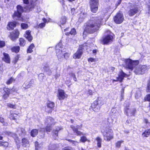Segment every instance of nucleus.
Instances as JSON below:
<instances>
[{"instance_id": "1", "label": "nucleus", "mask_w": 150, "mask_h": 150, "mask_svg": "<svg viewBox=\"0 0 150 150\" xmlns=\"http://www.w3.org/2000/svg\"><path fill=\"white\" fill-rule=\"evenodd\" d=\"M125 67L126 69L133 71L134 73L138 75H142L144 74L145 71H147L150 67L149 66L139 65L138 60L133 61L130 59H126L125 61Z\"/></svg>"}, {"instance_id": "2", "label": "nucleus", "mask_w": 150, "mask_h": 150, "mask_svg": "<svg viewBox=\"0 0 150 150\" xmlns=\"http://www.w3.org/2000/svg\"><path fill=\"white\" fill-rule=\"evenodd\" d=\"M103 18L92 17L88 22L85 31L89 33H93L98 30L102 24Z\"/></svg>"}, {"instance_id": "3", "label": "nucleus", "mask_w": 150, "mask_h": 150, "mask_svg": "<svg viewBox=\"0 0 150 150\" xmlns=\"http://www.w3.org/2000/svg\"><path fill=\"white\" fill-rule=\"evenodd\" d=\"M66 49L63 47L61 42L59 43L56 46V52L58 60H62L63 58V53L65 52Z\"/></svg>"}, {"instance_id": "4", "label": "nucleus", "mask_w": 150, "mask_h": 150, "mask_svg": "<svg viewBox=\"0 0 150 150\" xmlns=\"http://www.w3.org/2000/svg\"><path fill=\"white\" fill-rule=\"evenodd\" d=\"M101 132L103 134L105 140L109 141L113 138L112 131L110 128L104 127L103 129H101Z\"/></svg>"}, {"instance_id": "5", "label": "nucleus", "mask_w": 150, "mask_h": 150, "mask_svg": "<svg viewBox=\"0 0 150 150\" xmlns=\"http://www.w3.org/2000/svg\"><path fill=\"white\" fill-rule=\"evenodd\" d=\"M54 119L50 117H48L46 119L45 123L47 124L46 128H42L40 129V132H50L51 130V127L50 126L54 124Z\"/></svg>"}, {"instance_id": "6", "label": "nucleus", "mask_w": 150, "mask_h": 150, "mask_svg": "<svg viewBox=\"0 0 150 150\" xmlns=\"http://www.w3.org/2000/svg\"><path fill=\"white\" fill-rule=\"evenodd\" d=\"M113 33L110 31L107 30L105 33V35L102 38V42L104 44H108L112 42Z\"/></svg>"}, {"instance_id": "7", "label": "nucleus", "mask_w": 150, "mask_h": 150, "mask_svg": "<svg viewBox=\"0 0 150 150\" xmlns=\"http://www.w3.org/2000/svg\"><path fill=\"white\" fill-rule=\"evenodd\" d=\"M17 11H15L14 14L13 15V17L14 19H17L16 18H18L19 21H24V19L21 17V13L23 11V8L22 6L20 5H18L17 7Z\"/></svg>"}, {"instance_id": "8", "label": "nucleus", "mask_w": 150, "mask_h": 150, "mask_svg": "<svg viewBox=\"0 0 150 150\" xmlns=\"http://www.w3.org/2000/svg\"><path fill=\"white\" fill-rule=\"evenodd\" d=\"M124 20V17L122 12L119 11L114 18V20L115 23L119 24L122 23Z\"/></svg>"}, {"instance_id": "9", "label": "nucleus", "mask_w": 150, "mask_h": 150, "mask_svg": "<svg viewBox=\"0 0 150 150\" xmlns=\"http://www.w3.org/2000/svg\"><path fill=\"white\" fill-rule=\"evenodd\" d=\"M90 3L91 11L93 13H96L98 10V0H91Z\"/></svg>"}, {"instance_id": "10", "label": "nucleus", "mask_w": 150, "mask_h": 150, "mask_svg": "<svg viewBox=\"0 0 150 150\" xmlns=\"http://www.w3.org/2000/svg\"><path fill=\"white\" fill-rule=\"evenodd\" d=\"M134 3V4L133 5V6L130 7L127 12L128 14L130 17L133 16L139 12L138 8L137 6H136V5Z\"/></svg>"}, {"instance_id": "11", "label": "nucleus", "mask_w": 150, "mask_h": 150, "mask_svg": "<svg viewBox=\"0 0 150 150\" xmlns=\"http://www.w3.org/2000/svg\"><path fill=\"white\" fill-rule=\"evenodd\" d=\"M144 122L146 123V126L147 127H150V122L147 119H145ZM150 134V128L146 129L142 133V135L144 137H148Z\"/></svg>"}, {"instance_id": "12", "label": "nucleus", "mask_w": 150, "mask_h": 150, "mask_svg": "<svg viewBox=\"0 0 150 150\" xmlns=\"http://www.w3.org/2000/svg\"><path fill=\"white\" fill-rule=\"evenodd\" d=\"M83 49V45H81L79 46L78 50L74 55L73 57L74 59H79L81 57L83 53L82 49Z\"/></svg>"}, {"instance_id": "13", "label": "nucleus", "mask_w": 150, "mask_h": 150, "mask_svg": "<svg viewBox=\"0 0 150 150\" xmlns=\"http://www.w3.org/2000/svg\"><path fill=\"white\" fill-rule=\"evenodd\" d=\"M128 76L123 71L120 72L118 74V77L116 78V79H114L113 82L119 81L122 82L125 77H127Z\"/></svg>"}, {"instance_id": "14", "label": "nucleus", "mask_w": 150, "mask_h": 150, "mask_svg": "<svg viewBox=\"0 0 150 150\" xmlns=\"http://www.w3.org/2000/svg\"><path fill=\"white\" fill-rule=\"evenodd\" d=\"M125 114L128 116H134L136 112V110L135 109H130L127 107L125 109Z\"/></svg>"}, {"instance_id": "15", "label": "nucleus", "mask_w": 150, "mask_h": 150, "mask_svg": "<svg viewBox=\"0 0 150 150\" xmlns=\"http://www.w3.org/2000/svg\"><path fill=\"white\" fill-rule=\"evenodd\" d=\"M57 97L59 100H62L67 97V95L65 93L64 91L59 89L58 91Z\"/></svg>"}, {"instance_id": "16", "label": "nucleus", "mask_w": 150, "mask_h": 150, "mask_svg": "<svg viewBox=\"0 0 150 150\" xmlns=\"http://www.w3.org/2000/svg\"><path fill=\"white\" fill-rule=\"evenodd\" d=\"M19 33L18 30H15L11 33L10 38L12 40H14L18 38Z\"/></svg>"}, {"instance_id": "17", "label": "nucleus", "mask_w": 150, "mask_h": 150, "mask_svg": "<svg viewBox=\"0 0 150 150\" xmlns=\"http://www.w3.org/2000/svg\"><path fill=\"white\" fill-rule=\"evenodd\" d=\"M79 125H77L76 127L72 125L70 126V127L74 131V132L76 133V134L78 136H80L83 134L82 132L78 130V129L79 128Z\"/></svg>"}, {"instance_id": "18", "label": "nucleus", "mask_w": 150, "mask_h": 150, "mask_svg": "<svg viewBox=\"0 0 150 150\" xmlns=\"http://www.w3.org/2000/svg\"><path fill=\"white\" fill-rule=\"evenodd\" d=\"M96 102H94L91 105V107L94 111L96 112L99 111L100 110V106L97 104Z\"/></svg>"}, {"instance_id": "19", "label": "nucleus", "mask_w": 150, "mask_h": 150, "mask_svg": "<svg viewBox=\"0 0 150 150\" xmlns=\"http://www.w3.org/2000/svg\"><path fill=\"white\" fill-rule=\"evenodd\" d=\"M47 106L48 108L50 109V110L47 111V109H46L45 110L48 113H50L51 112L52 110L53 109L54 107V103L53 102L49 101L47 103Z\"/></svg>"}, {"instance_id": "20", "label": "nucleus", "mask_w": 150, "mask_h": 150, "mask_svg": "<svg viewBox=\"0 0 150 150\" xmlns=\"http://www.w3.org/2000/svg\"><path fill=\"white\" fill-rule=\"evenodd\" d=\"M31 31L27 30L25 32V34L24 35L25 37L30 42L33 39V37L30 34Z\"/></svg>"}, {"instance_id": "21", "label": "nucleus", "mask_w": 150, "mask_h": 150, "mask_svg": "<svg viewBox=\"0 0 150 150\" xmlns=\"http://www.w3.org/2000/svg\"><path fill=\"white\" fill-rule=\"evenodd\" d=\"M16 26V24L14 22H10L8 23L7 27V28L8 30L13 29Z\"/></svg>"}, {"instance_id": "22", "label": "nucleus", "mask_w": 150, "mask_h": 150, "mask_svg": "<svg viewBox=\"0 0 150 150\" xmlns=\"http://www.w3.org/2000/svg\"><path fill=\"white\" fill-rule=\"evenodd\" d=\"M94 102H96L98 105L100 106L104 104V101L103 98H98Z\"/></svg>"}, {"instance_id": "23", "label": "nucleus", "mask_w": 150, "mask_h": 150, "mask_svg": "<svg viewBox=\"0 0 150 150\" xmlns=\"http://www.w3.org/2000/svg\"><path fill=\"white\" fill-rule=\"evenodd\" d=\"M4 57L3 58L4 60L7 63H10V58L7 53H4Z\"/></svg>"}, {"instance_id": "24", "label": "nucleus", "mask_w": 150, "mask_h": 150, "mask_svg": "<svg viewBox=\"0 0 150 150\" xmlns=\"http://www.w3.org/2000/svg\"><path fill=\"white\" fill-rule=\"evenodd\" d=\"M22 145L24 147H27L29 146V142L26 138H24L22 140Z\"/></svg>"}, {"instance_id": "25", "label": "nucleus", "mask_w": 150, "mask_h": 150, "mask_svg": "<svg viewBox=\"0 0 150 150\" xmlns=\"http://www.w3.org/2000/svg\"><path fill=\"white\" fill-rule=\"evenodd\" d=\"M9 117L10 119L13 120H15L17 118L18 115L14 113L13 111H11L10 112Z\"/></svg>"}, {"instance_id": "26", "label": "nucleus", "mask_w": 150, "mask_h": 150, "mask_svg": "<svg viewBox=\"0 0 150 150\" xmlns=\"http://www.w3.org/2000/svg\"><path fill=\"white\" fill-rule=\"evenodd\" d=\"M96 141L97 146L99 148H100L101 146L102 139L99 137L96 138Z\"/></svg>"}, {"instance_id": "27", "label": "nucleus", "mask_w": 150, "mask_h": 150, "mask_svg": "<svg viewBox=\"0 0 150 150\" xmlns=\"http://www.w3.org/2000/svg\"><path fill=\"white\" fill-rule=\"evenodd\" d=\"M62 129V128L61 127H58L56 128V130H54L53 131V133L54 134L55 137L54 138L55 139H57V134L59 130H60Z\"/></svg>"}, {"instance_id": "28", "label": "nucleus", "mask_w": 150, "mask_h": 150, "mask_svg": "<svg viewBox=\"0 0 150 150\" xmlns=\"http://www.w3.org/2000/svg\"><path fill=\"white\" fill-rule=\"evenodd\" d=\"M38 129H33L31 131L30 134L32 137H34L38 134Z\"/></svg>"}, {"instance_id": "29", "label": "nucleus", "mask_w": 150, "mask_h": 150, "mask_svg": "<svg viewBox=\"0 0 150 150\" xmlns=\"http://www.w3.org/2000/svg\"><path fill=\"white\" fill-rule=\"evenodd\" d=\"M17 133L20 135H22L25 133V130L23 128H19L17 131Z\"/></svg>"}, {"instance_id": "30", "label": "nucleus", "mask_w": 150, "mask_h": 150, "mask_svg": "<svg viewBox=\"0 0 150 150\" xmlns=\"http://www.w3.org/2000/svg\"><path fill=\"white\" fill-rule=\"evenodd\" d=\"M76 31L75 29L73 28H72L70 32H66L65 34L67 35H69V34L71 35H75L76 34Z\"/></svg>"}, {"instance_id": "31", "label": "nucleus", "mask_w": 150, "mask_h": 150, "mask_svg": "<svg viewBox=\"0 0 150 150\" xmlns=\"http://www.w3.org/2000/svg\"><path fill=\"white\" fill-rule=\"evenodd\" d=\"M35 47L33 44H32L28 47L27 49V52L28 53H31L33 51L32 49Z\"/></svg>"}, {"instance_id": "32", "label": "nucleus", "mask_w": 150, "mask_h": 150, "mask_svg": "<svg viewBox=\"0 0 150 150\" xmlns=\"http://www.w3.org/2000/svg\"><path fill=\"white\" fill-rule=\"evenodd\" d=\"M12 51L13 52H19L20 50V47L19 46L14 47H12L11 49Z\"/></svg>"}, {"instance_id": "33", "label": "nucleus", "mask_w": 150, "mask_h": 150, "mask_svg": "<svg viewBox=\"0 0 150 150\" xmlns=\"http://www.w3.org/2000/svg\"><path fill=\"white\" fill-rule=\"evenodd\" d=\"M20 45L21 46H24L25 44V40L22 38H20L19 39Z\"/></svg>"}, {"instance_id": "34", "label": "nucleus", "mask_w": 150, "mask_h": 150, "mask_svg": "<svg viewBox=\"0 0 150 150\" xmlns=\"http://www.w3.org/2000/svg\"><path fill=\"white\" fill-rule=\"evenodd\" d=\"M15 80L12 77H11L8 79L6 82V83L8 85L11 84L13 82H14Z\"/></svg>"}, {"instance_id": "35", "label": "nucleus", "mask_w": 150, "mask_h": 150, "mask_svg": "<svg viewBox=\"0 0 150 150\" xmlns=\"http://www.w3.org/2000/svg\"><path fill=\"white\" fill-rule=\"evenodd\" d=\"M117 120V118H115L114 120L111 117H109L108 118V121L110 123H113L114 122H115Z\"/></svg>"}, {"instance_id": "36", "label": "nucleus", "mask_w": 150, "mask_h": 150, "mask_svg": "<svg viewBox=\"0 0 150 150\" xmlns=\"http://www.w3.org/2000/svg\"><path fill=\"white\" fill-rule=\"evenodd\" d=\"M117 120V118H115L114 120L111 117H109L108 118V121L110 123H113L114 122H115Z\"/></svg>"}, {"instance_id": "37", "label": "nucleus", "mask_w": 150, "mask_h": 150, "mask_svg": "<svg viewBox=\"0 0 150 150\" xmlns=\"http://www.w3.org/2000/svg\"><path fill=\"white\" fill-rule=\"evenodd\" d=\"M8 145V143L7 142H4L3 141L1 142L0 141V146H3L4 147H7Z\"/></svg>"}, {"instance_id": "38", "label": "nucleus", "mask_w": 150, "mask_h": 150, "mask_svg": "<svg viewBox=\"0 0 150 150\" xmlns=\"http://www.w3.org/2000/svg\"><path fill=\"white\" fill-rule=\"evenodd\" d=\"M57 146L54 144H50L49 146V150H55Z\"/></svg>"}, {"instance_id": "39", "label": "nucleus", "mask_w": 150, "mask_h": 150, "mask_svg": "<svg viewBox=\"0 0 150 150\" xmlns=\"http://www.w3.org/2000/svg\"><path fill=\"white\" fill-rule=\"evenodd\" d=\"M66 17H62L60 20V23L62 24H65L66 22Z\"/></svg>"}, {"instance_id": "40", "label": "nucleus", "mask_w": 150, "mask_h": 150, "mask_svg": "<svg viewBox=\"0 0 150 150\" xmlns=\"http://www.w3.org/2000/svg\"><path fill=\"white\" fill-rule=\"evenodd\" d=\"M68 141L69 142L72 143V144L73 145L76 146L78 145L79 142L76 141H74L71 139L68 140Z\"/></svg>"}, {"instance_id": "41", "label": "nucleus", "mask_w": 150, "mask_h": 150, "mask_svg": "<svg viewBox=\"0 0 150 150\" xmlns=\"http://www.w3.org/2000/svg\"><path fill=\"white\" fill-rule=\"evenodd\" d=\"M19 57V56L18 55L15 56L12 61L13 63L14 64H16L18 60Z\"/></svg>"}, {"instance_id": "42", "label": "nucleus", "mask_w": 150, "mask_h": 150, "mask_svg": "<svg viewBox=\"0 0 150 150\" xmlns=\"http://www.w3.org/2000/svg\"><path fill=\"white\" fill-rule=\"evenodd\" d=\"M21 28L23 29H25L28 28V25L27 24L22 23L21 24Z\"/></svg>"}, {"instance_id": "43", "label": "nucleus", "mask_w": 150, "mask_h": 150, "mask_svg": "<svg viewBox=\"0 0 150 150\" xmlns=\"http://www.w3.org/2000/svg\"><path fill=\"white\" fill-rule=\"evenodd\" d=\"M3 90L4 92V93L10 94V89H9L6 88H4Z\"/></svg>"}, {"instance_id": "44", "label": "nucleus", "mask_w": 150, "mask_h": 150, "mask_svg": "<svg viewBox=\"0 0 150 150\" xmlns=\"http://www.w3.org/2000/svg\"><path fill=\"white\" fill-rule=\"evenodd\" d=\"M87 139L85 136H83L81 137L80 141L82 142H84L87 141Z\"/></svg>"}, {"instance_id": "45", "label": "nucleus", "mask_w": 150, "mask_h": 150, "mask_svg": "<svg viewBox=\"0 0 150 150\" xmlns=\"http://www.w3.org/2000/svg\"><path fill=\"white\" fill-rule=\"evenodd\" d=\"M70 55V54L69 53L66 52L64 53H63V57L64 58L67 59L69 58Z\"/></svg>"}, {"instance_id": "46", "label": "nucleus", "mask_w": 150, "mask_h": 150, "mask_svg": "<svg viewBox=\"0 0 150 150\" xmlns=\"http://www.w3.org/2000/svg\"><path fill=\"white\" fill-rule=\"evenodd\" d=\"M44 68L45 70V71H46L47 72V74L49 75H50L51 74L52 71L51 70H50L48 68Z\"/></svg>"}, {"instance_id": "47", "label": "nucleus", "mask_w": 150, "mask_h": 150, "mask_svg": "<svg viewBox=\"0 0 150 150\" xmlns=\"http://www.w3.org/2000/svg\"><path fill=\"white\" fill-rule=\"evenodd\" d=\"M70 75L71 77L73 78L74 80L75 81H77L75 75L74 73L71 72L70 73Z\"/></svg>"}, {"instance_id": "48", "label": "nucleus", "mask_w": 150, "mask_h": 150, "mask_svg": "<svg viewBox=\"0 0 150 150\" xmlns=\"http://www.w3.org/2000/svg\"><path fill=\"white\" fill-rule=\"evenodd\" d=\"M7 134L10 136L12 137H16V135L15 134L11 132H7Z\"/></svg>"}, {"instance_id": "49", "label": "nucleus", "mask_w": 150, "mask_h": 150, "mask_svg": "<svg viewBox=\"0 0 150 150\" xmlns=\"http://www.w3.org/2000/svg\"><path fill=\"white\" fill-rule=\"evenodd\" d=\"M146 91L147 92H150V81L148 83L146 89Z\"/></svg>"}, {"instance_id": "50", "label": "nucleus", "mask_w": 150, "mask_h": 150, "mask_svg": "<svg viewBox=\"0 0 150 150\" xmlns=\"http://www.w3.org/2000/svg\"><path fill=\"white\" fill-rule=\"evenodd\" d=\"M35 150H38L40 148L38 142H35Z\"/></svg>"}, {"instance_id": "51", "label": "nucleus", "mask_w": 150, "mask_h": 150, "mask_svg": "<svg viewBox=\"0 0 150 150\" xmlns=\"http://www.w3.org/2000/svg\"><path fill=\"white\" fill-rule=\"evenodd\" d=\"M97 59H96L93 58H90L88 59V61L89 62H96L97 61Z\"/></svg>"}, {"instance_id": "52", "label": "nucleus", "mask_w": 150, "mask_h": 150, "mask_svg": "<svg viewBox=\"0 0 150 150\" xmlns=\"http://www.w3.org/2000/svg\"><path fill=\"white\" fill-rule=\"evenodd\" d=\"M45 25V23H42L39 24L38 26V28H42L44 27Z\"/></svg>"}, {"instance_id": "53", "label": "nucleus", "mask_w": 150, "mask_h": 150, "mask_svg": "<svg viewBox=\"0 0 150 150\" xmlns=\"http://www.w3.org/2000/svg\"><path fill=\"white\" fill-rule=\"evenodd\" d=\"M9 94H8L4 93L2 96V98L4 100H6L9 96Z\"/></svg>"}, {"instance_id": "54", "label": "nucleus", "mask_w": 150, "mask_h": 150, "mask_svg": "<svg viewBox=\"0 0 150 150\" xmlns=\"http://www.w3.org/2000/svg\"><path fill=\"white\" fill-rule=\"evenodd\" d=\"M7 106L8 107L10 108H15V105H13L11 103H7Z\"/></svg>"}, {"instance_id": "55", "label": "nucleus", "mask_w": 150, "mask_h": 150, "mask_svg": "<svg viewBox=\"0 0 150 150\" xmlns=\"http://www.w3.org/2000/svg\"><path fill=\"white\" fill-rule=\"evenodd\" d=\"M123 141H121L118 142L116 144V146L117 147H120V146L121 143L123 142Z\"/></svg>"}, {"instance_id": "56", "label": "nucleus", "mask_w": 150, "mask_h": 150, "mask_svg": "<svg viewBox=\"0 0 150 150\" xmlns=\"http://www.w3.org/2000/svg\"><path fill=\"white\" fill-rule=\"evenodd\" d=\"M145 100L150 101V94H148L145 97Z\"/></svg>"}, {"instance_id": "57", "label": "nucleus", "mask_w": 150, "mask_h": 150, "mask_svg": "<svg viewBox=\"0 0 150 150\" xmlns=\"http://www.w3.org/2000/svg\"><path fill=\"white\" fill-rule=\"evenodd\" d=\"M5 45V42L4 41H0V47H2Z\"/></svg>"}, {"instance_id": "58", "label": "nucleus", "mask_w": 150, "mask_h": 150, "mask_svg": "<svg viewBox=\"0 0 150 150\" xmlns=\"http://www.w3.org/2000/svg\"><path fill=\"white\" fill-rule=\"evenodd\" d=\"M25 85L26 84H25L24 85V87L26 89H27L30 88L31 86L30 83H28L26 86H25Z\"/></svg>"}, {"instance_id": "59", "label": "nucleus", "mask_w": 150, "mask_h": 150, "mask_svg": "<svg viewBox=\"0 0 150 150\" xmlns=\"http://www.w3.org/2000/svg\"><path fill=\"white\" fill-rule=\"evenodd\" d=\"M121 1H122V0H118L116 5L117 6H118V5H120L121 2Z\"/></svg>"}, {"instance_id": "60", "label": "nucleus", "mask_w": 150, "mask_h": 150, "mask_svg": "<svg viewBox=\"0 0 150 150\" xmlns=\"http://www.w3.org/2000/svg\"><path fill=\"white\" fill-rule=\"evenodd\" d=\"M71 13L72 14H74V13L75 9L74 8H72L71 10Z\"/></svg>"}, {"instance_id": "61", "label": "nucleus", "mask_w": 150, "mask_h": 150, "mask_svg": "<svg viewBox=\"0 0 150 150\" xmlns=\"http://www.w3.org/2000/svg\"><path fill=\"white\" fill-rule=\"evenodd\" d=\"M23 2L25 4H27L29 3L28 0H23Z\"/></svg>"}, {"instance_id": "62", "label": "nucleus", "mask_w": 150, "mask_h": 150, "mask_svg": "<svg viewBox=\"0 0 150 150\" xmlns=\"http://www.w3.org/2000/svg\"><path fill=\"white\" fill-rule=\"evenodd\" d=\"M60 76V75L59 74H57L55 76V78L56 79H57L58 77H59Z\"/></svg>"}, {"instance_id": "63", "label": "nucleus", "mask_w": 150, "mask_h": 150, "mask_svg": "<svg viewBox=\"0 0 150 150\" xmlns=\"http://www.w3.org/2000/svg\"><path fill=\"white\" fill-rule=\"evenodd\" d=\"M124 88H123L122 89V93H121V96L122 98H123V93H124Z\"/></svg>"}, {"instance_id": "64", "label": "nucleus", "mask_w": 150, "mask_h": 150, "mask_svg": "<svg viewBox=\"0 0 150 150\" xmlns=\"http://www.w3.org/2000/svg\"><path fill=\"white\" fill-rule=\"evenodd\" d=\"M4 122V120L2 117H0V122L3 123Z\"/></svg>"}]
</instances>
